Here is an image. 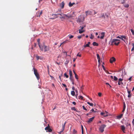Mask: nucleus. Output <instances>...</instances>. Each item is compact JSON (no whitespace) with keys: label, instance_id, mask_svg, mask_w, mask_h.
Wrapping results in <instances>:
<instances>
[{"label":"nucleus","instance_id":"5701e85b","mask_svg":"<svg viewBox=\"0 0 134 134\" xmlns=\"http://www.w3.org/2000/svg\"><path fill=\"white\" fill-rule=\"evenodd\" d=\"M119 2L123 4L125 2V0H119Z\"/></svg>","mask_w":134,"mask_h":134},{"label":"nucleus","instance_id":"6ab92c4d","mask_svg":"<svg viewBox=\"0 0 134 134\" xmlns=\"http://www.w3.org/2000/svg\"><path fill=\"white\" fill-rule=\"evenodd\" d=\"M123 114H121L120 115H118L117 116V118L118 119H121L122 116H123Z\"/></svg>","mask_w":134,"mask_h":134},{"label":"nucleus","instance_id":"37998d69","mask_svg":"<svg viewBox=\"0 0 134 134\" xmlns=\"http://www.w3.org/2000/svg\"><path fill=\"white\" fill-rule=\"evenodd\" d=\"M132 96V94H129L128 96V97L129 98H130Z\"/></svg>","mask_w":134,"mask_h":134},{"label":"nucleus","instance_id":"f3484780","mask_svg":"<svg viewBox=\"0 0 134 134\" xmlns=\"http://www.w3.org/2000/svg\"><path fill=\"white\" fill-rule=\"evenodd\" d=\"M79 33L81 34L83 32H84L85 31V30H82L81 29H79Z\"/></svg>","mask_w":134,"mask_h":134},{"label":"nucleus","instance_id":"f03ea898","mask_svg":"<svg viewBox=\"0 0 134 134\" xmlns=\"http://www.w3.org/2000/svg\"><path fill=\"white\" fill-rule=\"evenodd\" d=\"M85 18L82 15H80L78 17V18L77 20V22L79 23L83 22Z\"/></svg>","mask_w":134,"mask_h":134},{"label":"nucleus","instance_id":"4d7b16f0","mask_svg":"<svg viewBox=\"0 0 134 134\" xmlns=\"http://www.w3.org/2000/svg\"><path fill=\"white\" fill-rule=\"evenodd\" d=\"M77 56H78L80 57L81 56V54H79V53H78L77 55Z\"/></svg>","mask_w":134,"mask_h":134},{"label":"nucleus","instance_id":"20e7f679","mask_svg":"<svg viewBox=\"0 0 134 134\" xmlns=\"http://www.w3.org/2000/svg\"><path fill=\"white\" fill-rule=\"evenodd\" d=\"M106 126L105 125L103 124L100 126L99 128V131L101 132H103L104 131V129L105 127H106Z\"/></svg>","mask_w":134,"mask_h":134},{"label":"nucleus","instance_id":"a18cd8bd","mask_svg":"<svg viewBox=\"0 0 134 134\" xmlns=\"http://www.w3.org/2000/svg\"><path fill=\"white\" fill-rule=\"evenodd\" d=\"M96 55L97 57V59L100 58L99 57V56L98 54H97Z\"/></svg>","mask_w":134,"mask_h":134},{"label":"nucleus","instance_id":"0e129e2a","mask_svg":"<svg viewBox=\"0 0 134 134\" xmlns=\"http://www.w3.org/2000/svg\"><path fill=\"white\" fill-rule=\"evenodd\" d=\"M91 111H93V112H95V111H94V109H92Z\"/></svg>","mask_w":134,"mask_h":134},{"label":"nucleus","instance_id":"7c9ffc66","mask_svg":"<svg viewBox=\"0 0 134 134\" xmlns=\"http://www.w3.org/2000/svg\"><path fill=\"white\" fill-rule=\"evenodd\" d=\"M69 74L70 75V76H72V72L71 70L69 71Z\"/></svg>","mask_w":134,"mask_h":134},{"label":"nucleus","instance_id":"ea45409f","mask_svg":"<svg viewBox=\"0 0 134 134\" xmlns=\"http://www.w3.org/2000/svg\"><path fill=\"white\" fill-rule=\"evenodd\" d=\"M68 36L69 37V38L70 39L72 38H73L74 37L73 36H72V35H69Z\"/></svg>","mask_w":134,"mask_h":134},{"label":"nucleus","instance_id":"9d476101","mask_svg":"<svg viewBox=\"0 0 134 134\" xmlns=\"http://www.w3.org/2000/svg\"><path fill=\"white\" fill-rule=\"evenodd\" d=\"M115 61V59L114 57H112L111 59H110V62L111 63H112L113 62Z\"/></svg>","mask_w":134,"mask_h":134},{"label":"nucleus","instance_id":"79ce46f5","mask_svg":"<svg viewBox=\"0 0 134 134\" xmlns=\"http://www.w3.org/2000/svg\"><path fill=\"white\" fill-rule=\"evenodd\" d=\"M121 38H124L125 39H126V37L125 36L122 35L121 36Z\"/></svg>","mask_w":134,"mask_h":134},{"label":"nucleus","instance_id":"8fccbe9b","mask_svg":"<svg viewBox=\"0 0 134 134\" xmlns=\"http://www.w3.org/2000/svg\"><path fill=\"white\" fill-rule=\"evenodd\" d=\"M62 85L65 87H67L66 85H65V84H64V83H62Z\"/></svg>","mask_w":134,"mask_h":134},{"label":"nucleus","instance_id":"4468645a","mask_svg":"<svg viewBox=\"0 0 134 134\" xmlns=\"http://www.w3.org/2000/svg\"><path fill=\"white\" fill-rule=\"evenodd\" d=\"M64 3L63 2H62L60 4V7L61 8H64Z\"/></svg>","mask_w":134,"mask_h":134},{"label":"nucleus","instance_id":"a878e982","mask_svg":"<svg viewBox=\"0 0 134 134\" xmlns=\"http://www.w3.org/2000/svg\"><path fill=\"white\" fill-rule=\"evenodd\" d=\"M125 108H126V106H125V103H124V106L123 109V110L122 111V112H124V111L125 110Z\"/></svg>","mask_w":134,"mask_h":134},{"label":"nucleus","instance_id":"dca6fc26","mask_svg":"<svg viewBox=\"0 0 134 134\" xmlns=\"http://www.w3.org/2000/svg\"><path fill=\"white\" fill-rule=\"evenodd\" d=\"M75 4V3L73 2L71 3V2H70L69 3V5L70 7H71L74 4Z\"/></svg>","mask_w":134,"mask_h":134},{"label":"nucleus","instance_id":"aec40b11","mask_svg":"<svg viewBox=\"0 0 134 134\" xmlns=\"http://www.w3.org/2000/svg\"><path fill=\"white\" fill-rule=\"evenodd\" d=\"M108 113L105 111V113H104V117H106L108 116Z\"/></svg>","mask_w":134,"mask_h":134},{"label":"nucleus","instance_id":"864d4df0","mask_svg":"<svg viewBox=\"0 0 134 134\" xmlns=\"http://www.w3.org/2000/svg\"><path fill=\"white\" fill-rule=\"evenodd\" d=\"M127 92L128 93V94H131V91H129L128 90H127Z\"/></svg>","mask_w":134,"mask_h":134},{"label":"nucleus","instance_id":"a19ab883","mask_svg":"<svg viewBox=\"0 0 134 134\" xmlns=\"http://www.w3.org/2000/svg\"><path fill=\"white\" fill-rule=\"evenodd\" d=\"M75 78L77 79H78V76L76 74L75 75Z\"/></svg>","mask_w":134,"mask_h":134},{"label":"nucleus","instance_id":"bb28decb","mask_svg":"<svg viewBox=\"0 0 134 134\" xmlns=\"http://www.w3.org/2000/svg\"><path fill=\"white\" fill-rule=\"evenodd\" d=\"M124 7L126 8H128L129 7V5L128 4H127L124 5Z\"/></svg>","mask_w":134,"mask_h":134},{"label":"nucleus","instance_id":"a211bd4d","mask_svg":"<svg viewBox=\"0 0 134 134\" xmlns=\"http://www.w3.org/2000/svg\"><path fill=\"white\" fill-rule=\"evenodd\" d=\"M66 123V122H65L64 124L62 125V131H63L64 129Z\"/></svg>","mask_w":134,"mask_h":134},{"label":"nucleus","instance_id":"c03bdc74","mask_svg":"<svg viewBox=\"0 0 134 134\" xmlns=\"http://www.w3.org/2000/svg\"><path fill=\"white\" fill-rule=\"evenodd\" d=\"M82 108L84 110L86 111L87 110V109H86V108H85V107L84 105L82 106Z\"/></svg>","mask_w":134,"mask_h":134},{"label":"nucleus","instance_id":"7ed1b4c3","mask_svg":"<svg viewBox=\"0 0 134 134\" xmlns=\"http://www.w3.org/2000/svg\"><path fill=\"white\" fill-rule=\"evenodd\" d=\"M34 73L36 76L37 79L38 80L40 78L39 74L37 72V70L36 69L34 68H33Z\"/></svg>","mask_w":134,"mask_h":134},{"label":"nucleus","instance_id":"58836bf2","mask_svg":"<svg viewBox=\"0 0 134 134\" xmlns=\"http://www.w3.org/2000/svg\"><path fill=\"white\" fill-rule=\"evenodd\" d=\"M68 41V40H67V41H64L62 43L60 44L59 46H59H61V45L62 44H63V43H66V41Z\"/></svg>","mask_w":134,"mask_h":134},{"label":"nucleus","instance_id":"393cba45","mask_svg":"<svg viewBox=\"0 0 134 134\" xmlns=\"http://www.w3.org/2000/svg\"><path fill=\"white\" fill-rule=\"evenodd\" d=\"M71 94L73 96L75 95V92L74 91H72L71 92Z\"/></svg>","mask_w":134,"mask_h":134},{"label":"nucleus","instance_id":"72a5a7b5","mask_svg":"<svg viewBox=\"0 0 134 134\" xmlns=\"http://www.w3.org/2000/svg\"><path fill=\"white\" fill-rule=\"evenodd\" d=\"M64 76L66 78H68L69 77L68 75H67L66 73H65L64 74Z\"/></svg>","mask_w":134,"mask_h":134},{"label":"nucleus","instance_id":"39448f33","mask_svg":"<svg viewBox=\"0 0 134 134\" xmlns=\"http://www.w3.org/2000/svg\"><path fill=\"white\" fill-rule=\"evenodd\" d=\"M41 47L43 48V51H44V52L48 51L49 49L48 47L45 46L44 44L43 46H41Z\"/></svg>","mask_w":134,"mask_h":134},{"label":"nucleus","instance_id":"2f4dec72","mask_svg":"<svg viewBox=\"0 0 134 134\" xmlns=\"http://www.w3.org/2000/svg\"><path fill=\"white\" fill-rule=\"evenodd\" d=\"M87 103L91 106H93V103H90L88 102H87Z\"/></svg>","mask_w":134,"mask_h":134},{"label":"nucleus","instance_id":"ddd939ff","mask_svg":"<svg viewBox=\"0 0 134 134\" xmlns=\"http://www.w3.org/2000/svg\"><path fill=\"white\" fill-rule=\"evenodd\" d=\"M36 59H37V60H38L39 59L42 60L43 59V57H40L38 55H36Z\"/></svg>","mask_w":134,"mask_h":134},{"label":"nucleus","instance_id":"338daca9","mask_svg":"<svg viewBox=\"0 0 134 134\" xmlns=\"http://www.w3.org/2000/svg\"><path fill=\"white\" fill-rule=\"evenodd\" d=\"M134 50V46H133V48L131 49V51H133Z\"/></svg>","mask_w":134,"mask_h":134},{"label":"nucleus","instance_id":"1a4fd4ad","mask_svg":"<svg viewBox=\"0 0 134 134\" xmlns=\"http://www.w3.org/2000/svg\"><path fill=\"white\" fill-rule=\"evenodd\" d=\"M123 80V79L120 78L119 79V81L118 82V85H120L121 84H123V83L122 82V81Z\"/></svg>","mask_w":134,"mask_h":134},{"label":"nucleus","instance_id":"69168bd1","mask_svg":"<svg viewBox=\"0 0 134 134\" xmlns=\"http://www.w3.org/2000/svg\"><path fill=\"white\" fill-rule=\"evenodd\" d=\"M42 11L40 13L39 16H40V15H41V14H42Z\"/></svg>","mask_w":134,"mask_h":134},{"label":"nucleus","instance_id":"5fc2aeb1","mask_svg":"<svg viewBox=\"0 0 134 134\" xmlns=\"http://www.w3.org/2000/svg\"><path fill=\"white\" fill-rule=\"evenodd\" d=\"M98 59V61L99 63H100V58Z\"/></svg>","mask_w":134,"mask_h":134},{"label":"nucleus","instance_id":"603ef678","mask_svg":"<svg viewBox=\"0 0 134 134\" xmlns=\"http://www.w3.org/2000/svg\"><path fill=\"white\" fill-rule=\"evenodd\" d=\"M80 98L81 99H82L83 98V97L82 96H80Z\"/></svg>","mask_w":134,"mask_h":134},{"label":"nucleus","instance_id":"6e6552de","mask_svg":"<svg viewBox=\"0 0 134 134\" xmlns=\"http://www.w3.org/2000/svg\"><path fill=\"white\" fill-rule=\"evenodd\" d=\"M40 39H38L37 40V42H38V44L39 45V46L40 49L42 51H43V48L41 47V46L40 44Z\"/></svg>","mask_w":134,"mask_h":134},{"label":"nucleus","instance_id":"423d86ee","mask_svg":"<svg viewBox=\"0 0 134 134\" xmlns=\"http://www.w3.org/2000/svg\"><path fill=\"white\" fill-rule=\"evenodd\" d=\"M48 126L45 128V130L47 132H51L52 131V130L50 128L49 125L48 124Z\"/></svg>","mask_w":134,"mask_h":134},{"label":"nucleus","instance_id":"774afa93","mask_svg":"<svg viewBox=\"0 0 134 134\" xmlns=\"http://www.w3.org/2000/svg\"><path fill=\"white\" fill-rule=\"evenodd\" d=\"M63 131H62V130L60 132H59V134H61V133L63 132Z\"/></svg>","mask_w":134,"mask_h":134},{"label":"nucleus","instance_id":"6e6d98bb","mask_svg":"<svg viewBox=\"0 0 134 134\" xmlns=\"http://www.w3.org/2000/svg\"><path fill=\"white\" fill-rule=\"evenodd\" d=\"M126 125L127 126H131V124H130V123H127Z\"/></svg>","mask_w":134,"mask_h":134},{"label":"nucleus","instance_id":"9b49d317","mask_svg":"<svg viewBox=\"0 0 134 134\" xmlns=\"http://www.w3.org/2000/svg\"><path fill=\"white\" fill-rule=\"evenodd\" d=\"M94 117H92L91 118H90L87 121V122L88 123H90V122H91L94 119Z\"/></svg>","mask_w":134,"mask_h":134},{"label":"nucleus","instance_id":"473e14b6","mask_svg":"<svg viewBox=\"0 0 134 134\" xmlns=\"http://www.w3.org/2000/svg\"><path fill=\"white\" fill-rule=\"evenodd\" d=\"M94 37V36L92 34H91L90 35V38L91 39H93Z\"/></svg>","mask_w":134,"mask_h":134},{"label":"nucleus","instance_id":"2eb2a0df","mask_svg":"<svg viewBox=\"0 0 134 134\" xmlns=\"http://www.w3.org/2000/svg\"><path fill=\"white\" fill-rule=\"evenodd\" d=\"M101 34L102 35L100 37V38L101 39H103V38L104 37V36L105 33L104 32H102L101 33Z\"/></svg>","mask_w":134,"mask_h":134},{"label":"nucleus","instance_id":"c85d7f7f","mask_svg":"<svg viewBox=\"0 0 134 134\" xmlns=\"http://www.w3.org/2000/svg\"><path fill=\"white\" fill-rule=\"evenodd\" d=\"M70 79L71 81L74 80L72 76H70Z\"/></svg>","mask_w":134,"mask_h":134},{"label":"nucleus","instance_id":"13d9d810","mask_svg":"<svg viewBox=\"0 0 134 134\" xmlns=\"http://www.w3.org/2000/svg\"><path fill=\"white\" fill-rule=\"evenodd\" d=\"M132 77H130L128 79L130 81H131V79H132Z\"/></svg>","mask_w":134,"mask_h":134},{"label":"nucleus","instance_id":"09e8293b","mask_svg":"<svg viewBox=\"0 0 134 134\" xmlns=\"http://www.w3.org/2000/svg\"><path fill=\"white\" fill-rule=\"evenodd\" d=\"M98 94L99 97H101V96L102 93H99Z\"/></svg>","mask_w":134,"mask_h":134},{"label":"nucleus","instance_id":"052dcab7","mask_svg":"<svg viewBox=\"0 0 134 134\" xmlns=\"http://www.w3.org/2000/svg\"><path fill=\"white\" fill-rule=\"evenodd\" d=\"M50 76L51 78L52 79H54V77H53V76H51V75H50Z\"/></svg>","mask_w":134,"mask_h":134},{"label":"nucleus","instance_id":"4c0bfd02","mask_svg":"<svg viewBox=\"0 0 134 134\" xmlns=\"http://www.w3.org/2000/svg\"><path fill=\"white\" fill-rule=\"evenodd\" d=\"M118 78L116 77L115 76H114V80L115 81H117L118 80Z\"/></svg>","mask_w":134,"mask_h":134},{"label":"nucleus","instance_id":"b1692460","mask_svg":"<svg viewBox=\"0 0 134 134\" xmlns=\"http://www.w3.org/2000/svg\"><path fill=\"white\" fill-rule=\"evenodd\" d=\"M62 14L63 13H61V14H62V15L60 16L59 17L61 19L62 18L65 19V16H64Z\"/></svg>","mask_w":134,"mask_h":134},{"label":"nucleus","instance_id":"3c124183","mask_svg":"<svg viewBox=\"0 0 134 134\" xmlns=\"http://www.w3.org/2000/svg\"><path fill=\"white\" fill-rule=\"evenodd\" d=\"M102 67L103 68V70H105V68L104 67V66L103 65H102Z\"/></svg>","mask_w":134,"mask_h":134},{"label":"nucleus","instance_id":"49530a36","mask_svg":"<svg viewBox=\"0 0 134 134\" xmlns=\"http://www.w3.org/2000/svg\"><path fill=\"white\" fill-rule=\"evenodd\" d=\"M71 109L72 110H73L74 111L76 110V109L75 107H73L71 108Z\"/></svg>","mask_w":134,"mask_h":134},{"label":"nucleus","instance_id":"bf43d9fd","mask_svg":"<svg viewBox=\"0 0 134 134\" xmlns=\"http://www.w3.org/2000/svg\"><path fill=\"white\" fill-rule=\"evenodd\" d=\"M104 113L101 112L100 113V115H103V116L104 115Z\"/></svg>","mask_w":134,"mask_h":134},{"label":"nucleus","instance_id":"412c9836","mask_svg":"<svg viewBox=\"0 0 134 134\" xmlns=\"http://www.w3.org/2000/svg\"><path fill=\"white\" fill-rule=\"evenodd\" d=\"M93 45L94 46H98V44L96 42H93L92 43Z\"/></svg>","mask_w":134,"mask_h":134},{"label":"nucleus","instance_id":"0eeeda50","mask_svg":"<svg viewBox=\"0 0 134 134\" xmlns=\"http://www.w3.org/2000/svg\"><path fill=\"white\" fill-rule=\"evenodd\" d=\"M65 17H66L68 19H69L70 18H72V16L70 14H62Z\"/></svg>","mask_w":134,"mask_h":134},{"label":"nucleus","instance_id":"cd10ccee","mask_svg":"<svg viewBox=\"0 0 134 134\" xmlns=\"http://www.w3.org/2000/svg\"><path fill=\"white\" fill-rule=\"evenodd\" d=\"M101 16L100 17H102L103 18H104L105 19V16L103 13H102L101 14Z\"/></svg>","mask_w":134,"mask_h":134},{"label":"nucleus","instance_id":"f704fd0d","mask_svg":"<svg viewBox=\"0 0 134 134\" xmlns=\"http://www.w3.org/2000/svg\"><path fill=\"white\" fill-rule=\"evenodd\" d=\"M83 46L85 47H89L90 46L88 44H86V45H85L84 46Z\"/></svg>","mask_w":134,"mask_h":134},{"label":"nucleus","instance_id":"c9c22d12","mask_svg":"<svg viewBox=\"0 0 134 134\" xmlns=\"http://www.w3.org/2000/svg\"><path fill=\"white\" fill-rule=\"evenodd\" d=\"M58 15H59L60 16H62V14H53L52 15H55V16H57Z\"/></svg>","mask_w":134,"mask_h":134},{"label":"nucleus","instance_id":"e433bc0d","mask_svg":"<svg viewBox=\"0 0 134 134\" xmlns=\"http://www.w3.org/2000/svg\"><path fill=\"white\" fill-rule=\"evenodd\" d=\"M130 30H131V32L132 33V34L133 35H134V31H133V30L132 29H131Z\"/></svg>","mask_w":134,"mask_h":134},{"label":"nucleus","instance_id":"680f3d73","mask_svg":"<svg viewBox=\"0 0 134 134\" xmlns=\"http://www.w3.org/2000/svg\"><path fill=\"white\" fill-rule=\"evenodd\" d=\"M72 103L74 104V105H75L76 104V103L75 102H72Z\"/></svg>","mask_w":134,"mask_h":134},{"label":"nucleus","instance_id":"de8ad7c7","mask_svg":"<svg viewBox=\"0 0 134 134\" xmlns=\"http://www.w3.org/2000/svg\"><path fill=\"white\" fill-rule=\"evenodd\" d=\"M82 37V36H78L77 37L79 39H80Z\"/></svg>","mask_w":134,"mask_h":134},{"label":"nucleus","instance_id":"f257e3e1","mask_svg":"<svg viewBox=\"0 0 134 134\" xmlns=\"http://www.w3.org/2000/svg\"><path fill=\"white\" fill-rule=\"evenodd\" d=\"M120 40L117 39H113L111 41V45H113V43L116 45H118L120 43Z\"/></svg>","mask_w":134,"mask_h":134},{"label":"nucleus","instance_id":"f8f14e48","mask_svg":"<svg viewBox=\"0 0 134 134\" xmlns=\"http://www.w3.org/2000/svg\"><path fill=\"white\" fill-rule=\"evenodd\" d=\"M121 128L122 131L124 132H125L124 131L125 130V127L123 125H121Z\"/></svg>","mask_w":134,"mask_h":134},{"label":"nucleus","instance_id":"c756f323","mask_svg":"<svg viewBox=\"0 0 134 134\" xmlns=\"http://www.w3.org/2000/svg\"><path fill=\"white\" fill-rule=\"evenodd\" d=\"M77 133V131L75 129H74L73 130L72 133L73 134H75Z\"/></svg>","mask_w":134,"mask_h":134},{"label":"nucleus","instance_id":"e2e57ef3","mask_svg":"<svg viewBox=\"0 0 134 134\" xmlns=\"http://www.w3.org/2000/svg\"><path fill=\"white\" fill-rule=\"evenodd\" d=\"M73 85H74V80L72 81H71Z\"/></svg>","mask_w":134,"mask_h":134},{"label":"nucleus","instance_id":"4be33fe9","mask_svg":"<svg viewBox=\"0 0 134 134\" xmlns=\"http://www.w3.org/2000/svg\"><path fill=\"white\" fill-rule=\"evenodd\" d=\"M86 26L85 25H83L82 26H80V29L82 30Z\"/></svg>","mask_w":134,"mask_h":134}]
</instances>
